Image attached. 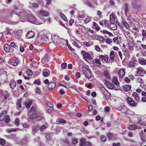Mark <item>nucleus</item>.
<instances>
[{
	"mask_svg": "<svg viewBox=\"0 0 146 146\" xmlns=\"http://www.w3.org/2000/svg\"><path fill=\"white\" fill-rule=\"evenodd\" d=\"M32 100H30L29 101L26 103L25 106L27 109H28L30 108L32 104Z\"/></svg>",
	"mask_w": 146,
	"mask_h": 146,
	"instance_id": "31",
	"label": "nucleus"
},
{
	"mask_svg": "<svg viewBox=\"0 0 146 146\" xmlns=\"http://www.w3.org/2000/svg\"><path fill=\"white\" fill-rule=\"evenodd\" d=\"M50 70L47 68L44 69L42 71L43 76L45 77L48 76L50 74Z\"/></svg>",
	"mask_w": 146,
	"mask_h": 146,
	"instance_id": "17",
	"label": "nucleus"
},
{
	"mask_svg": "<svg viewBox=\"0 0 146 146\" xmlns=\"http://www.w3.org/2000/svg\"><path fill=\"white\" fill-rule=\"evenodd\" d=\"M10 49V46L8 44H5V45L4 47V49L5 51L7 52H10H10H11Z\"/></svg>",
	"mask_w": 146,
	"mask_h": 146,
	"instance_id": "29",
	"label": "nucleus"
},
{
	"mask_svg": "<svg viewBox=\"0 0 146 146\" xmlns=\"http://www.w3.org/2000/svg\"><path fill=\"white\" fill-rule=\"evenodd\" d=\"M13 9L12 11V13H14L18 15L17 12V11L18 8V6L16 5H14L13 6Z\"/></svg>",
	"mask_w": 146,
	"mask_h": 146,
	"instance_id": "32",
	"label": "nucleus"
},
{
	"mask_svg": "<svg viewBox=\"0 0 146 146\" xmlns=\"http://www.w3.org/2000/svg\"><path fill=\"white\" fill-rule=\"evenodd\" d=\"M81 54L83 58L86 61H88V59H92L90 54L85 51H81Z\"/></svg>",
	"mask_w": 146,
	"mask_h": 146,
	"instance_id": "3",
	"label": "nucleus"
},
{
	"mask_svg": "<svg viewBox=\"0 0 146 146\" xmlns=\"http://www.w3.org/2000/svg\"><path fill=\"white\" fill-rule=\"evenodd\" d=\"M141 34L143 36L142 40L143 41L145 38H146V31L144 29L142 30Z\"/></svg>",
	"mask_w": 146,
	"mask_h": 146,
	"instance_id": "35",
	"label": "nucleus"
},
{
	"mask_svg": "<svg viewBox=\"0 0 146 146\" xmlns=\"http://www.w3.org/2000/svg\"><path fill=\"white\" fill-rule=\"evenodd\" d=\"M95 38H92L93 39H96L100 41L104 42V39L102 36L99 35H96L95 36H93Z\"/></svg>",
	"mask_w": 146,
	"mask_h": 146,
	"instance_id": "20",
	"label": "nucleus"
},
{
	"mask_svg": "<svg viewBox=\"0 0 146 146\" xmlns=\"http://www.w3.org/2000/svg\"><path fill=\"white\" fill-rule=\"evenodd\" d=\"M131 86L130 85H125L123 86V90L125 92H128L131 89Z\"/></svg>",
	"mask_w": 146,
	"mask_h": 146,
	"instance_id": "24",
	"label": "nucleus"
},
{
	"mask_svg": "<svg viewBox=\"0 0 146 146\" xmlns=\"http://www.w3.org/2000/svg\"><path fill=\"white\" fill-rule=\"evenodd\" d=\"M136 71L137 73L140 76H143L144 74L146 73V72L144 69L141 68L139 67L137 68Z\"/></svg>",
	"mask_w": 146,
	"mask_h": 146,
	"instance_id": "7",
	"label": "nucleus"
},
{
	"mask_svg": "<svg viewBox=\"0 0 146 146\" xmlns=\"http://www.w3.org/2000/svg\"><path fill=\"white\" fill-rule=\"evenodd\" d=\"M35 110L34 107H32L31 108L30 111L29 112V113H35Z\"/></svg>",
	"mask_w": 146,
	"mask_h": 146,
	"instance_id": "52",
	"label": "nucleus"
},
{
	"mask_svg": "<svg viewBox=\"0 0 146 146\" xmlns=\"http://www.w3.org/2000/svg\"><path fill=\"white\" fill-rule=\"evenodd\" d=\"M82 70L83 73L87 78L89 79L91 77L92 74L89 68L84 66L82 68Z\"/></svg>",
	"mask_w": 146,
	"mask_h": 146,
	"instance_id": "1",
	"label": "nucleus"
},
{
	"mask_svg": "<svg viewBox=\"0 0 146 146\" xmlns=\"http://www.w3.org/2000/svg\"><path fill=\"white\" fill-rule=\"evenodd\" d=\"M33 84L35 85L37 84L39 85L40 84V82L39 80H37L34 82Z\"/></svg>",
	"mask_w": 146,
	"mask_h": 146,
	"instance_id": "57",
	"label": "nucleus"
},
{
	"mask_svg": "<svg viewBox=\"0 0 146 146\" xmlns=\"http://www.w3.org/2000/svg\"><path fill=\"white\" fill-rule=\"evenodd\" d=\"M99 59L102 62L104 61L105 62L109 63L111 62V60H109V56L107 55H100Z\"/></svg>",
	"mask_w": 146,
	"mask_h": 146,
	"instance_id": "5",
	"label": "nucleus"
},
{
	"mask_svg": "<svg viewBox=\"0 0 146 146\" xmlns=\"http://www.w3.org/2000/svg\"><path fill=\"white\" fill-rule=\"evenodd\" d=\"M105 85L109 89H113L115 86L114 85L110 82L107 81L105 83Z\"/></svg>",
	"mask_w": 146,
	"mask_h": 146,
	"instance_id": "11",
	"label": "nucleus"
},
{
	"mask_svg": "<svg viewBox=\"0 0 146 146\" xmlns=\"http://www.w3.org/2000/svg\"><path fill=\"white\" fill-rule=\"evenodd\" d=\"M60 16L63 20L66 22H68V20L65 15L62 13H60Z\"/></svg>",
	"mask_w": 146,
	"mask_h": 146,
	"instance_id": "37",
	"label": "nucleus"
},
{
	"mask_svg": "<svg viewBox=\"0 0 146 146\" xmlns=\"http://www.w3.org/2000/svg\"><path fill=\"white\" fill-rule=\"evenodd\" d=\"M113 41L114 42L116 43L117 44L119 42V41L118 40V37H114L113 39Z\"/></svg>",
	"mask_w": 146,
	"mask_h": 146,
	"instance_id": "54",
	"label": "nucleus"
},
{
	"mask_svg": "<svg viewBox=\"0 0 146 146\" xmlns=\"http://www.w3.org/2000/svg\"><path fill=\"white\" fill-rule=\"evenodd\" d=\"M125 68L121 69L119 70L118 72V74L119 77L121 78H123V76L125 75Z\"/></svg>",
	"mask_w": 146,
	"mask_h": 146,
	"instance_id": "19",
	"label": "nucleus"
},
{
	"mask_svg": "<svg viewBox=\"0 0 146 146\" xmlns=\"http://www.w3.org/2000/svg\"><path fill=\"white\" fill-rule=\"evenodd\" d=\"M86 140L84 138H82L80 139V145H82L85 144L86 143Z\"/></svg>",
	"mask_w": 146,
	"mask_h": 146,
	"instance_id": "49",
	"label": "nucleus"
},
{
	"mask_svg": "<svg viewBox=\"0 0 146 146\" xmlns=\"http://www.w3.org/2000/svg\"><path fill=\"white\" fill-rule=\"evenodd\" d=\"M38 11L40 15L44 17H47L50 14V13L44 10H40Z\"/></svg>",
	"mask_w": 146,
	"mask_h": 146,
	"instance_id": "10",
	"label": "nucleus"
},
{
	"mask_svg": "<svg viewBox=\"0 0 146 146\" xmlns=\"http://www.w3.org/2000/svg\"><path fill=\"white\" fill-rule=\"evenodd\" d=\"M110 23H113L114 22L115 20V18L113 15L111 14L110 15Z\"/></svg>",
	"mask_w": 146,
	"mask_h": 146,
	"instance_id": "44",
	"label": "nucleus"
},
{
	"mask_svg": "<svg viewBox=\"0 0 146 146\" xmlns=\"http://www.w3.org/2000/svg\"><path fill=\"white\" fill-rule=\"evenodd\" d=\"M117 26L116 24L113 23H110L109 28L113 30H115L117 29Z\"/></svg>",
	"mask_w": 146,
	"mask_h": 146,
	"instance_id": "18",
	"label": "nucleus"
},
{
	"mask_svg": "<svg viewBox=\"0 0 146 146\" xmlns=\"http://www.w3.org/2000/svg\"><path fill=\"white\" fill-rule=\"evenodd\" d=\"M95 49L98 52L102 51V50L98 45H96L95 46Z\"/></svg>",
	"mask_w": 146,
	"mask_h": 146,
	"instance_id": "51",
	"label": "nucleus"
},
{
	"mask_svg": "<svg viewBox=\"0 0 146 146\" xmlns=\"http://www.w3.org/2000/svg\"><path fill=\"white\" fill-rule=\"evenodd\" d=\"M5 139L0 138V144L2 145L3 146L5 143Z\"/></svg>",
	"mask_w": 146,
	"mask_h": 146,
	"instance_id": "47",
	"label": "nucleus"
},
{
	"mask_svg": "<svg viewBox=\"0 0 146 146\" xmlns=\"http://www.w3.org/2000/svg\"><path fill=\"white\" fill-rule=\"evenodd\" d=\"M78 142V140L75 138H73L72 139V143L73 144H75L76 143H77Z\"/></svg>",
	"mask_w": 146,
	"mask_h": 146,
	"instance_id": "55",
	"label": "nucleus"
},
{
	"mask_svg": "<svg viewBox=\"0 0 146 146\" xmlns=\"http://www.w3.org/2000/svg\"><path fill=\"white\" fill-rule=\"evenodd\" d=\"M122 23L127 29H129L130 26L127 22L125 20L123 19L122 21Z\"/></svg>",
	"mask_w": 146,
	"mask_h": 146,
	"instance_id": "27",
	"label": "nucleus"
},
{
	"mask_svg": "<svg viewBox=\"0 0 146 146\" xmlns=\"http://www.w3.org/2000/svg\"><path fill=\"white\" fill-rule=\"evenodd\" d=\"M29 21L33 23L37 24L36 20L35 17L33 15H31L28 18Z\"/></svg>",
	"mask_w": 146,
	"mask_h": 146,
	"instance_id": "9",
	"label": "nucleus"
},
{
	"mask_svg": "<svg viewBox=\"0 0 146 146\" xmlns=\"http://www.w3.org/2000/svg\"><path fill=\"white\" fill-rule=\"evenodd\" d=\"M100 31L101 33H103L104 34H107L109 35H113L109 31L106 30H101Z\"/></svg>",
	"mask_w": 146,
	"mask_h": 146,
	"instance_id": "38",
	"label": "nucleus"
},
{
	"mask_svg": "<svg viewBox=\"0 0 146 146\" xmlns=\"http://www.w3.org/2000/svg\"><path fill=\"white\" fill-rule=\"evenodd\" d=\"M127 100V104L129 106L131 107H136L137 104L136 102H135L133 99L131 98L128 97Z\"/></svg>",
	"mask_w": 146,
	"mask_h": 146,
	"instance_id": "4",
	"label": "nucleus"
},
{
	"mask_svg": "<svg viewBox=\"0 0 146 146\" xmlns=\"http://www.w3.org/2000/svg\"><path fill=\"white\" fill-rule=\"evenodd\" d=\"M17 129H13V128H11L10 129H8L6 130V131L8 133H10L13 131H17Z\"/></svg>",
	"mask_w": 146,
	"mask_h": 146,
	"instance_id": "48",
	"label": "nucleus"
},
{
	"mask_svg": "<svg viewBox=\"0 0 146 146\" xmlns=\"http://www.w3.org/2000/svg\"><path fill=\"white\" fill-rule=\"evenodd\" d=\"M101 141L103 142H104L106 141L107 138L104 135H102L100 137Z\"/></svg>",
	"mask_w": 146,
	"mask_h": 146,
	"instance_id": "46",
	"label": "nucleus"
},
{
	"mask_svg": "<svg viewBox=\"0 0 146 146\" xmlns=\"http://www.w3.org/2000/svg\"><path fill=\"white\" fill-rule=\"evenodd\" d=\"M61 68L62 69H65L67 67V64L66 63H64L62 64L61 65Z\"/></svg>",
	"mask_w": 146,
	"mask_h": 146,
	"instance_id": "63",
	"label": "nucleus"
},
{
	"mask_svg": "<svg viewBox=\"0 0 146 146\" xmlns=\"http://www.w3.org/2000/svg\"><path fill=\"white\" fill-rule=\"evenodd\" d=\"M124 5L125 7V14L126 16L127 17L128 16L127 14L129 12L128 5L127 3H124Z\"/></svg>",
	"mask_w": 146,
	"mask_h": 146,
	"instance_id": "16",
	"label": "nucleus"
},
{
	"mask_svg": "<svg viewBox=\"0 0 146 146\" xmlns=\"http://www.w3.org/2000/svg\"><path fill=\"white\" fill-rule=\"evenodd\" d=\"M27 73L29 76L32 75L33 74V72L30 70L28 69L26 72Z\"/></svg>",
	"mask_w": 146,
	"mask_h": 146,
	"instance_id": "53",
	"label": "nucleus"
},
{
	"mask_svg": "<svg viewBox=\"0 0 146 146\" xmlns=\"http://www.w3.org/2000/svg\"><path fill=\"white\" fill-rule=\"evenodd\" d=\"M35 35V34L34 31H28L26 34L25 36L26 38L27 39L32 38Z\"/></svg>",
	"mask_w": 146,
	"mask_h": 146,
	"instance_id": "6",
	"label": "nucleus"
},
{
	"mask_svg": "<svg viewBox=\"0 0 146 146\" xmlns=\"http://www.w3.org/2000/svg\"><path fill=\"white\" fill-rule=\"evenodd\" d=\"M133 6L135 9H137L139 7L138 3L136 1H134L133 3Z\"/></svg>",
	"mask_w": 146,
	"mask_h": 146,
	"instance_id": "36",
	"label": "nucleus"
},
{
	"mask_svg": "<svg viewBox=\"0 0 146 146\" xmlns=\"http://www.w3.org/2000/svg\"><path fill=\"white\" fill-rule=\"evenodd\" d=\"M73 44L74 46L76 47L77 48H80V47L78 45L79 44L77 42L74 41L73 42Z\"/></svg>",
	"mask_w": 146,
	"mask_h": 146,
	"instance_id": "60",
	"label": "nucleus"
},
{
	"mask_svg": "<svg viewBox=\"0 0 146 146\" xmlns=\"http://www.w3.org/2000/svg\"><path fill=\"white\" fill-rule=\"evenodd\" d=\"M50 55L49 54L47 53L43 57L41 60V62L42 64L47 62L49 60V59Z\"/></svg>",
	"mask_w": 146,
	"mask_h": 146,
	"instance_id": "8",
	"label": "nucleus"
},
{
	"mask_svg": "<svg viewBox=\"0 0 146 146\" xmlns=\"http://www.w3.org/2000/svg\"><path fill=\"white\" fill-rule=\"evenodd\" d=\"M25 34V32L24 31L21 29H19V36H20V37H19V39L21 40H23Z\"/></svg>",
	"mask_w": 146,
	"mask_h": 146,
	"instance_id": "13",
	"label": "nucleus"
},
{
	"mask_svg": "<svg viewBox=\"0 0 146 146\" xmlns=\"http://www.w3.org/2000/svg\"><path fill=\"white\" fill-rule=\"evenodd\" d=\"M36 119L37 121H40L42 119H44L43 117L40 115H36Z\"/></svg>",
	"mask_w": 146,
	"mask_h": 146,
	"instance_id": "50",
	"label": "nucleus"
},
{
	"mask_svg": "<svg viewBox=\"0 0 146 146\" xmlns=\"http://www.w3.org/2000/svg\"><path fill=\"white\" fill-rule=\"evenodd\" d=\"M87 5L90 7L94 8L95 7L94 5L93 4L89 2H88L87 3Z\"/></svg>",
	"mask_w": 146,
	"mask_h": 146,
	"instance_id": "61",
	"label": "nucleus"
},
{
	"mask_svg": "<svg viewBox=\"0 0 146 146\" xmlns=\"http://www.w3.org/2000/svg\"><path fill=\"white\" fill-rule=\"evenodd\" d=\"M26 15V13L25 11H23V12H20L19 13V16L22 15L23 16L24 19L23 20H21V18H20V20L21 22H24L25 21V16Z\"/></svg>",
	"mask_w": 146,
	"mask_h": 146,
	"instance_id": "25",
	"label": "nucleus"
},
{
	"mask_svg": "<svg viewBox=\"0 0 146 146\" xmlns=\"http://www.w3.org/2000/svg\"><path fill=\"white\" fill-rule=\"evenodd\" d=\"M103 74L109 80L110 79V74L109 72L107 71H104L103 72Z\"/></svg>",
	"mask_w": 146,
	"mask_h": 146,
	"instance_id": "26",
	"label": "nucleus"
},
{
	"mask_svg": "<svg viewBox=\"0 0 146 146\" xmlns=\"http://www.w3.org/2000/svg\"><path fill=\"white\" fill-rule=\"evenodd\" d=\"M107 136L110 139L115 140L116 139V135L110 132L107 133Z\"/></svg>",
	"mask_w": 146,
	"mask_h": 146,
	"instance_id": "14",
	"label": "nucleus"
},
{
	"mask_svg": "<svg viewBox=\"0 0 146 146\" xmlns=\"http://www.w3.org/2000/svg\"><path fill=\"white\" fill-rule=\"evenodd\" d=\"M56 122H59L60 123H66V121L63 119L58 118L56 120Z\"/></svg>",
	"mask_w": 146,
	"mask_h": 146,
	"instance_id": "42",
	"label": "nucleus"
},
{
	"mask_svg": "<svg viewBox=\"0 0 146 146\" xmlns=\"http://www.w3.org/2000/svg\"><path fill=\"white\" fill-rule=\"evenodd\" d=\"M16 85L15 82L13 80L11 81L10 84V87L12 89H14L16 86Z\"/></svg>",
	"mask_w": 146,
	"mask_h": 146,
	"instance_id": "33",
	"label": "nucleus"
},
{
	"mask_svg": "<svg viewBox=\"0 0 146 146\" xmlns=\"http://www.w3.org/2000/svg\"><path fill=\"white\" fill-rule=\"evenodd\" d=\"M115 56L114 52L113 51H111L110 53V59L109 60H110L111 61V62L113 61L114 59Z\"/></svg>",
	"mask_w": 146,
	"mask_h": 146,
	"instance_id": "23",
	"label": "nucleus"
},
{
	"mask_svg": "<svg viewBox=\"0 0 146 146\" xmlns=\"http://www.w3.org/2000/svg\"><path fill=\"white\" fill-rule=\"evenodd\" d=\"M138 62L141 65H146V60L144 58H141L138 60Z\"/></svg>",
	"mask_w": 146,
	"mask_h": 146,
	"instance_id": "21",
	"label": "nucleus"
},
{
	"mask_svg": "<svg viewBox=\"0 0 146 146\" xmlns=\"http://www.w3.org/2000/svg\"><path fill=\"white\" fill-rule=\"evenodd\" d=\"M5 121L6 123H8L10 121V117L9 116H6V119H5Z\"/></svg>",
	"mask_w": 146,
	"mask_h": 146,
	"instance_id": "62",
	"label": "nucleus"
},
{
	"mask_svg": "<svg viewBox=\"0 0 146 146\" xmlns=\"http://www.w3.org/2000/svg\"><path fill=\"white\" fill-rule=\"evenodd\" d=\"M8 32H4L3 33L4 34H5V35H6V37L8 38H10L11 36V34L10 32H9V31H8Z\"/></svg>",
	"mask_w": 146,
	"mask_h": 146,
	"instance_id": "39",
	"label": "nucleus"
},
{
	"mask_svg": "<svg viewBox=\"0 0 146 146\" xmlns=\"http://www.w3.org/2000/svg\"><path fill=\"white\" fill-rule=\"evenodd\" d=\"M76 77L77 78H79L80 77V74L79 72H77L75 73Z\"/></svg>",
	"mask_w": 146,
	"mask_h": 146,
	"instance_id": "58",
	"label": "nucleus"
},
{
	"mask_svg": "<svg viewBox=\"0 0 146 146\" xmlns=\"http://www.w3.org/2000/svg\"><path fill=\"white\" fill-rule=\"evenodd\" d=\"M8 64L11 66H17L18 65V63L16 62H8Z\"/></svg>",
	"mask_w": 146,
	"mask_h": 146,
	"instance_id": "41",
	"label": "nucleus"
},
{
	"mask_svg": "<svg viewBox=\"0 0 146 146\" xmlns=\"http://www.w3.org/2000/svg\"><path fill=\"white\" fill-rule=\"evenodd\" d=\"M104 25L105 27L109 28V25H110V24L109 23L108 21L106 19L104 21Z\"/></svg>",
	"mask_w": 146,
	"mask_h": 146,
	"instance_id": "45",
	"label": "nucleus"
},
{
	"mask_svg": "<svg viewBox=\"0 0 146 146\" xmlns=\"http://www.w3.org/2000/svg\"><path fill=\"white\" fill-rule=\"evenodd\" d=\"M92 63L94 66L98 67L100 66L101 64L100 60L98 59H94L93 60Z\"/></svg>",
	"mask_w": 146,
	"mask_h": 146,
	"instance_id": "12",
	"label": "nucleus"
},
{
	"mask_svg": "<svg viewBox=\"0 0 146 146\" xmlns=\"http://www.w3.org/2000/svg\"><path fill=\"white\" fill-rule=\"evenodd\" d=\"M113 83L117 87L119 86V82L117 78L116 77L113 78L112 80Z\"/></svg>",
	"mask_w": 146,
	"mask_h": 146,
	"instance_id": "28",
	"label": "nucleus"
},
{
	"mask_svg": "<svg viewBox=\"0 0 146 146\" xmlns=\"http://www.w3.org/2000/svg\"><path fill=\"white\" fill-rule=\"evenodd\" d=\"M47 105L50 108H52L53 107V105L50 102H48Z\"/></svg>",
	"mask_w": 146,
	"mask_h": 146,
	"instance_id": "59",
	"label": "nucleus"
},
{
	"mask_svg": "<svg viewBox=\"0 0 146 146\" xmlns=\"http://www.w3.org/2000/svg\"><path fill=\"white\" fill-rule=\"evenodd\" d=\"M93 25L95 27L96 30L97 31H99L100 29V28L99 26L95 22H93Z\"/></svg>",
	"mask_w": 146,
	"mask_h": 146,
	"instance_id": "40",
	"label": "nucleus"
},
{
	"mask_svg": "<svg viewBox=\"0 0 146 146\" xmlns=\"http://www.w3.org/2000/svg\"><path fill=\"white\" fill-rule=\"evenodd\" d=\"M138 64V62L136 59V58L133 57L132 58L131 60L129 61L128 64V66L129 68H132L134 67Z\"/></svg>",
	"mask_w": 146,
	"mask_h": 146,
	"instance_id": "2",
	"label": "nucleus"
},
{
	"mask_svg": "<svg viewBox=\"0 0 146 146\" xmlns=\"http://www.w3.org/2000/svg\"><path fill=\"white\" fill-rule=\"evenodd\" d=\"M56 83L54 82H51L48 86V88L49 90H52L54 89L56 86Z\"/></svg>",
	"mask_w": 146,
	"mask_h": 146,
	"instance_id": "15",
	"label": "nucleus"
},
{
	"mask_svg": "<svg viewBox=\"0 0 146 146\" xmlns=\"http://www.w3.org/2000/svg\"><path fill=\"white\" fill-rule=\"evenodd\" d=\"M20 50L21 52H23L25 50V48L22 45H21L20 46Z\"/></svg>",
	"mask_w": 146,
	"mask_h": 146,
	"instance_id": "56",
	"label": "nucleus"
},
{
	"mask_svg": "<svg viewBox=\"0 0 146 146\" xmlns=\"http://www.w3.org/2000/svg\"><path fill=\"white\" fill-rule=\"evenodd\" d=\"M128 129L129 130H136L137 129V126L135 125H131L129 127Z\"/></svg>",
	"mask_w": 146,
	"mask_h": 146,
	"instance_id": "34",
	"label": "nucleus"
},
{
	"mask_svg": "<svg viewBox=\"0 0 146 146\" xmlns=\"http://www.w3.org/2000/svg\"><path fill=\"white\" fill-rule=\"evenodd\" d=\"M35 92L36 94H41V91L40 88L37 87L35 89Z\"/></svg>",
	"mask_w": 146,
	"mask_h": 146,
	"instance_id": "43",
	"label": "nucleus"
},
{
	"mask_svg": "<svg viewBox=\"0 0 146 146\" xmlns=\"http://www.w3.org/2000/svg\"><path fill=\"white\" fill-rule=\"evenodd\" d=\"M28 116L31 119H33L36 118V113H29L28 114Z\"/></svg>",
	"mask_w": 146,
	"mask_h": 146,
	"instance_id": "30",
	"label": "nucleus"
},
{
	"mask_svg": "<svg viewBox=\"0 0 146 146\" xmlns=\"http://www.w3.org/2000/svg\"><path fill=\"white\" fill-rule=\"evenodd\" d=\"M6 116V111H4L2 112L0 114V120L3 121L5 118Z\"/></svg>",
	"mask_w": 146,
	"mask_h": 146,
	"instance_id": "22",
	"label": "nucleus"
},
{
	"mask_svg": "<svg viewBox=\"0 0 146 146\" xmlns=\"http://www.w3.org/2000/svg\"><path fill=\"white\" fill-rule=\"evenodd\" d=\"M80 146H91V143L89 142H86L85 144L83 145H80Z\"/></svg>",
	"mask_w": 146,
	"mask_h": 146,
	"instance_id": "64",
	"label": "nucleus"
}]
</instances>
